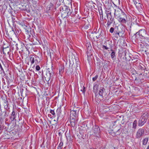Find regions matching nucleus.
<instances>
[{
  "instance_id": "57",
  "label": "nucleus",
  "mask_w": 149,
  "mask_h": 149,
  "mask_svg": "<svg viewBox=\"0 0 149 149\" xmlns=\"http://www.w3.org/2000/svg\"><path fill=\"white\" fill-rule=\"evenodd\" d=\"M63 1L62 2H63V0H61V1H60H60Z\"/></svg>"
},
{
  "instance_id": "55",
  "label": "nucleus",
  "mask_w": 149,
  "mask_h": 149,
  "mask_svg": "<svg viewBox=\"0 0 149 149\" xmlns=\"http://www.w3.org/2000/svg\"><path fill=\"white\" fill-rule=\"evenodd\" d=\"M118 125L120 126H121V125L120 124H118Z\"/></svg>"
},
{
  "instance_id": "43",
  "label": "nucleus",
  "mask_w": 149,
  "mask_h": 149,
  "mask_svg": "<svg viewBox=\"0 0 149 149\" xmlns=\"http://www.w3.org/2000/svg\"><path fill=\"white\" fill-rule=\"evenodd\" d=\"M50 113L53 115H54L55 114V113L54 110H51Z\"/></svg>"
},
{
  "instance_id": "26",
  "label": "nucleus",
  "mask_w": 149,
  "mask_h": 149,
  "mask_svg": "<svg viewBox=\"0 0 149 149\" xmlns=\"http://www.w3.org/2000/svg\"><path fill=\"white\" fill-rule=\"evenodd\" d=\"M112 124H113L112 127L113 128H115L116 127H117L118 125L116 124V121H113L112 122Z\"/></svg>"
},
{
  "instance_id": "42",
  "label": "nucleus",
  "mask_w": 149,
  "mask_h": 149,
  "mask_svg": "<svg viewBox=\"0 0 149 149\" xmlns=\"http://www.w3.org/2000/svg\"><path fill=\"white\" fill-rule=\"evenodd\" d=\"M8 102L6 100V102H4V104H5L6 105L4 106V108H6L8 107L7 106V104H8Z\"/></svg>"
},
{
  "instance_id": "28",
  "label": "nucleus",
  "mask_w": 149,
  "mask_h": 149,
  "mask_svg": "<svg viewBox=\"0 0 149 149\" xmlns=\"http://www.w3.org/2000/svg\"><path fill=\"white\" fill-rule=\"evenodd\" d=\"M143 66H144V65L142 64L139 65L138 68L139 70H144L145 68L143 67Z\"/></svg>"
},
{
  "instance_id": "52",
  "label": "nucleus",
  "mask_w": 149,
  "mask_h": 149,
  "mask_svg": "<svg viewBox=\"0 0 149 149\" xmlns=\"http://www.w3.org/2000/svg\"><path fill=\"white\" fill-rule=\"evenodd\" d=\"M96 102H97L98 103H99L100 102V101L99 100H97Z\"/></svg>"
},
{
  "instance_id": "61",
  "label": "nucleus",
  "mask_w": 149,
  "mask_h": 149,
  "mask_svg": "<svg viewBox=\"0 0 149 149\" xmlns=\"http://www.w3.org/2000/svg\"><path fill=\"white\" fill-rule=\"evenodd\" d=\"M13 18L12 17V20H13Z\"/></svg>"
},
{
  "instance_id": "14",
  "label": "nucleus",
  "mask_w": 149,
  "mask_h": 149,
  "mask_svg": "<svg viewBox=\"0 0 149 149\" xmlns=\"http://www.w3.org/2000/svg\"><path fill=\"white\" fill-rule=\"evenodd\" d=\"M10 50V48L8 46L5 47H3L2 49V51L3 52V54H6V53L8 54Z\"/></svg>"
},
{
  "instance_id": "5",
  "label": "nucleus",
  "mask_w": 149,
  "mask_h": 149,
  "mask_svg": "<svg viewBox=\"0 0 149 149\" xmlns=\"http://www.w3.org/2000/svg\"><path fill=\"white\" fill-rule=\"evenodd\" d=\"M116 18L121 23H125L127 22L126 15L123 12Z\"/></svg>"
},
{
  "instance_id": "56",
  "label": "nucleus",
  "mask_w": 149,
  "mask_h": 149,
  "mask_svg": "<svg viewBox=\"0 0 149 149\" xmlns=\"http://www.w3.org/2000/svg\"><path fill=\"white\" fill-rule=\"evenodd\" d=\"M49 122L50 123V124H51V121H50V120H49Z\"/></svg>"
},
{
  "instance_id": "37",
  "label": "nucleus",
  "mask_w": 149,
  "mask_h": 149,
  "mask_svg": "<svg viewBox=\"0 0 149 149\" xmlns=\"http://www.w3.org/2000/svg\"><path fill=\"white\" fill-rule=\"evenodd\" d=\"M76 69H77V70H79L80 69V66L78 64V62H76Z\"/></svg>"
},
{
  "instance_id": "7",
  "label": "nucleus",
  "mask_w": 149,
  "mask_h": 149,
  "mask_svg": "<svg viewBox=\"0 0 149 149\" xmlns=\"http://www.w3.org/2000/svg\"><path fill=\"white\" fill-rule=\"evenodd\" d=\"M92 131L94 133V134L97 138L100 137V129L98 126L95 125L92 128Z\"/></svg>"
},
{
  "instance_id": "27",
  "label": "nucleus",
  "mask_w": 149,
  "mask_h": 149,
  "mask_svg": "<svg viewBox=\"0 0 149 149\" xmlns=\"http://www.w3.org/2000/svg\"><path fill=\"white\" fill-rule=\"evenodd\" d=\"M98 85L97 84H95L93 88V90L95 92H97V88Z\"/></svg>"
},
{
  "instance_id": "11",
  "label": "nucleus",
  "mask_w": 149,
  "mask_h": 149,
  "mask_svg": "<svg viewBox=\"0 0 149 149\" xmlns=\"http://www.w3.org/2000/svg\"><path fill=\"white\" fill-rule=\"evenodd\" d=\"M105 89L103 87H100L99 92V95L101 97L102 99L104 98L103 95H105L107 94L106 93Z\"/></svg>"
},
{
  "instance_id": "15",
  "label": "nucleus",
  "mask_w": 149,
  "mask_h": 149,
  "mask_svg": "<svg viewBox=\"0 0 149 149\" xmlns=\"http://www.w3.org/2000/svg\"><path fill=\"white\" fill-rule=\"evenodd\" d=\"M77 110H73L70 111V118H75L77 116Z\"/></svg>"
},
{
  "instance_id": "10",
  "label": "nucleus",
  "mask_w": 149,
  "mask_h": 149,
  "mask_svg": "<svg viewBox=\"0 0 149 149\" xmlns=\"http://www.w3.org/2000/svg\"><path fill=\"white\" fill-rule=\"evenodd\" d=\"M144 130L143 129L140 128L136 132V137L137 138H139L144 134Z\"/></svg>"
},
{
  "instance_id": "31",
  "label": "nucleus",
  "mask_w": 149,
  "mask_h": 149,
  "mask_svg": "<svg viewBox=\"0 0 149 149\" xmlns=\"http://www.w3.org/2000/svg\"><path fill=\"white\" fill-rule=\"evenodd\" d=\"M32 3L33 4H38L39 3V0H32Z\"/></svg>"
},
{
  "instance_id": "41",
  "label": "nucleus",
  "mask_w": 149,
  "mask_h": 149,
  "mask_svg": "<svg viewBox=\"0 0 149 149\" xmlns=\"http://www.w3.org/2000/svg\"><path fill=\"white\" fill-rule=\"evenodd\" d=\"M61 107H58L56 111V112L58 113H59L60 112H61Z\"/></svg>"
},
{
  "instance_id": "20",
  "label": "nucleus",
  "mask_w": 149,
  "mask_h": 149,
  "mask_svg": "<svg viewBox=\"0 0 149 149\" xmlns=\"http://www.w3.org/2000/svg\"><path fill=\"white\" fill-rule=\"evenodd\" d=\"M12 30L10 31L9 32L10 34L8 33V36H16L15 31L13 28H12Z\"/></svg>"
},
{
  "instance_id": "40",
  "label": "nucleus",
  "mask_w": 149,
  "mask_h": 149,
  "mask_svg": "<svg viewBox=\"0 0 149 149\" xmlns=\"http://www.w3.org/2000/svg\"><path fill=\"white\" fill-rule=\"evenodd\" d=\"M40 67L38 65H37L36 67V70L39 71L40 69Z\"/></svg>"
},
{
  "instance_id": "3",
  "label": "nucleus",
  "mask_w": 149,
  "mask_h": 149,
  "mask_svg": "<svg viewBox=\"0 0 149 149\" xmlns=\"http://www.w3.org/2000/svg\"><path fill=\"white\" fill-rule=\"evenodd\" d=\"M139 35L140 38H143L146 39L148 38L147 37V35L146 34V31L144 29H141L138 32L135 33L134 36H135V37H137V36Z\"/></svg>"
},
{
  "instance_id": "63",
  "label": "nucleus",
  "mask_w": 149,
  "mask_h": 149,
  "mask_svg": "<svg viewBox=\"0 0 149 149\" xmlns=\"http://www.w3.org/2000/svg\"><path fill=\"white\" fill-rule=\"evenodd\" d=\"M146 71L147 72L148 71L147 70H146Z\"/></svg>"
},
{
  "instance_id": "34",
  "label": "nucleus",
  "mask_w": 149,
  "mask_h": 149,
  "mask_svg": "<svg viewBox=\"0 0 149 149\" xmlns=\"http://www.w3.org/2000/svg\"><path fill=\"white\" fill-rule=\"evenodd\" d=\"M114 33H115V36L117 38L118 37V36H120L119 35V33L117 32L116 31H114Z\"/></svg>"
},
{
  "instance_id": "4",
  "label": "nucleus",
  "mask_w": 149,
  "mask_h": 149,
  "mask_svg": "<svg viewBox=\"0 0 149 149\" xmlns=\"http://www.w3.org/2000/svg\"><path fill=\"white\" fill-rule=\"evenodd\" d=\"M148 115L147 113L142 115L140 118L139 120L138 125L139 126H141L143 125L146 122L148 118Z\"/></svg>"
},
{
  "instance_id": "17",
  "label": "nucleus",
  "mask_w": 149,
  "mask_h": 149,
  "mask_svg": "<svg viewBox=\"0 0 149 149\" xmlns=\"http://www.w3.org/2000/svg\"><path fill=\"white\" fill-rule=\"evenodd\" d=\"M117 130L116 132H110V133L111 135L113 136L119 135L121 133V131L118 128L117 129Z\"/></svg>"
},
{
  "instance_id": "19",
  "label": "nucleus",
  "mask_w": 149,
  "mask_h": 149,
  "mask_svg": "<svg viewBox=\"0 0 149 149\" xmlns=\"http://www.w3.org/2000/svg\"><path fill=\"white\" fill-rule=\"evenodd\" d=\"M75 118H70V122L71 126L72 127H74L75 125Z\"/></svg>"
},
{
  "instance_id": "6",
  "label": "nucleus",
  "mask_w": 149,
  "mask_h": 149,
  "mask_svg": "<svg viewBox=\"0 0 149 149\" xmlns=\"http://www.w3.org/2000/svg\"><path fill=\"white\" fill-rule=\"evenodd\" d=\"M30 61H31V64H33L35 63L37 65L38 63L40 62V58L38 56L36 55H31L29 56Z\"/></svg>"
},
{
  "instance_id": "48",
  "label": "nucleus",
  "mask_w": 149,
  "mask_h": 149,
  "mask_svg": "<svg viewBox=\"0 0 149 149\" xmlns=\"http://www.w3.org/2000/svg\"><path fill=\"white\" fill-rule=\"evenodd\" d=\"M127 53V52H126V51H125V58H127V55H126V53Z\"/></svg>"
},
{
  "instance_id": "35",
  "label": "nucleus",
  "mask_w": 149,
  "mask_h": 149,
  "mask_svg": "<svg viewBox=\"0 0 149 149\" xmlns=\"http://www.w3.org/2000/svg\"><path fill=\"white\" fill-rule=\"evenodd\" d=\"M98 75H96L95 76V77H93L92 78L93 81H95L98 78Z\"/></svg>"
},
{
  "instance_id": "54",
  "label": "nucleus",
  "mask_w": 149,
  "mask_h": 149,
  "mask_svg": "<svg viewBox=\"0 0 149 149\" xmlns=\"http://www.w3.org/2000/svg\"><path fill=\"white\" fill-rule=\"evenodd\" d=\"M6 33L7 34V33H8V31H6Z\"/></svg>"
},
{
  "instance_id": "62",
  "label": "nucleus",
  "mask_w": 149,
  "mask_h": 149,
  "mask_svg": "<svg viewBox=\"0 0 149 149\" xmlns=\"http://www.w3.org/2000/svg\"><path fill=\"white\" fill-rule=\"evenodd\" d=\"M96 37H97V38H99L98 37H97V36H96Z\"/></svg>"
},
{
  "instance_id": "30",
  "label": "nucleus",
  "mask_w": 149,
  "mask_h": 149,
  "mask_svg": "<svg viewBox=\"0 0 149 149\" xmlns=\"http://www.w3.org/2000/svg\"><path fill=\"white\" fill-rule=\"evenodd\" d=\"M81 91L82 92V93L84 94L85 93V92L86 91V88L84 86H83V87H81Z\"/></svg>"
},
{
  "instance_id": "36",
  "label": "nucleus",
  "mask_w": 149,
  "mask_h": 149,
  "mask_svg": "<svg viewBox=\"0 0 149 149\" xmlns=\"http://www.w3.org/2000/svg\"><path fill=\"white\" fill-rule=\"evenodd\" d=\"M63 143L62 142H61L60 143V144L58 147V149H61V147L63 146Z\"/></svg>"
},
{
  "instance_id": "53",
  "label": "nucleus",
  "mask_w": 149,
  "mask_h": 149,
  "mask_svg": "<svg viewBox=\"0 0 149 149\" xmlns=\"http://www.w3.org/2000/svg\"><path fill=\"white\" fill-rule=\"evenodd\" d=\"M146 149H149V145L148 146Z\"/></svg>"
},
{
  "instance_id": "8",
  "label": "nucleus",
  "mask_w": 149,
  "mask_h": 149,
  "mask_svg": "<svg viewBox=\"0 0 149 149\" xmlns=\"http://www.w3.org/2000/svg\"><path fill=\"white\" fill-rule=\"evenodd\" d=\"M107 16L108 19L107 24V26H109L112 23L114 18L112 17L111 12L107 13Z\"/></svg>"
},
{
  "instance_id": "46",
  "label": "nucleus",
  "mask_w": 149,
  "mask_h": 149,
  "mask_svg": "<svg viewBox=\"0 0 149 149\" xmlns=\"http://www.w3.org/2000/svg\"><path fill=\"white\" fill-rule=\"evenodd\" d=\"M103 47L105 49H108V48L105 45H103Z\"/></svg>"
},
{
  "instance_id": "44",
  "label": "nucleus",
  "mask_w": 149,
  "mask_h": 149,
  "mask_svg": "<svg viewBox=\"0 0 149 149\" xmlns=\"http://www.w3.org/2000/svg\"><path fill=\"white\" fill-rule=\"evenodd\" d=\"M129 56L132 60L133 59H137V57H132L130 56Z\"/></svg>"
},
{
  "instance_id": "64",
  "label": "nucleus",
  "mask_w": 149,
  "mask_h": 149,
  "mask_svg": "<svg viewBox=\"0 0 149 149\" xmlns=\"http://www.w3.org/2000/svg\"><path fill=\"white\" fill-rule=\"evenodd\" d=\"M148 31H149V30H148Z\"/></svg>"
},
{
  "instance_id": "47",
  "label": "nucleus",
  "mask_w": 149,
  "mask_h": 149,
  "mask_svg": "<svg viewBox=\"0 0 149 149\" xmlns=\"http://www.w3.org/2000/svg\"><path fill=\"white\" fill-rule=\"evenodd\" d=\"M133 1L134 2V3L135 5H136L137 3H138L137 1L135 0H133Z\"/></svg>"
},
{
  "instance_id": "29",
  "label": "nucleus",
  "mask_w": 149,
  "mask_h": 149,
  "mask_svg": "<svg viewBox=\"0 0 149 149\" xmlns=\"http://www.w3.org/2000/svg\"><path fill=\"white\" fill-rule=\"evenodd\" d=\"M31 47V45L30 44H26V45H25V47L27 50H28Z\"/></svg>"
},
{
  "instance_id": "2",
  "label": "nucleus",
  "mask_w": 149,
  "mask_h": 149,
  "mask_svg": "<svg viewBox=\"0 0 149 149\" xmlns=\"http://www.w3.org/2000/svg\"><path fill=\"white\" fill-rule=\"evenodd\" d=\"M54 73V71L52 69L48 68L45 76L46 81L48 82L50 81V82H51L53 79Z\"/></svg>"
},
{
  "instance_id": "58",
  "label": "nucleus",
  "mask_w": 149,
  "mask_h": 149,
  "mask_svg": "<svg viewBox=\"0 0 149 149\" xmlns=\"http://www.w3.org/2000/svg\"><path fill=\"white\" fill-rule=\"evenodd\" d=\"M26 1H30V0H26Z\"/></svg>"
},
{
  "instance_id": "16",
  "label": "nucleus",
  "mask_w": 149,
  "mask_h": 149,
  "mask_svg": "<svg viewBox=\"0 0 149 149\" xmlns=\"http://www.w3.org/2000/svg\"><path fill=\"white\" fill-rule=\"evenodd\" d=\"M17 112L13 110L12 112L11 116L10 117V118L11 121H13L16 117L17 114Z\"/></svg>"
},
{
  "instance_id": "24",
  "label": "nucleus",
  "mask_w": 149,
  "mask_h": 149,
  "mask_svg": "<svg viewBox=\"0 0 149 149\" xmlns=\"http://www.w3.org/2000/svg\"><path fill=\"white\" fill-rule=\"evenodd\" d=\"M64 68L63 66H61L60 68L59 69V72L60 74L61 75L62 74Z\"/></svg>"
},
{
  "instance_id": "25",
  "label": "nucleus",
  "mask_w": 149,
  "mask_h": 149,
  "mask_svg": "<svg viewBox=\"0 0 149 149\" xmlns=\"http://www.w3.org/2000/svg\"><path fill=\"white\" fill-rule=\"evenodd\" d=\"M148 139L147 138H146L144 139L143 141V144L144 145H146L147 144L148 141Z\"/></svg>"
},
{
  "instance_id": "9",
  "label": "nucleus",
  "mask_w": 149,
  "mask_h": 149,
  "mask_svg": "<svg viewBox=\"0 0 149 149\" xmlns=\"http://www.w3.org/2000/svg\"><path fill=\"white\" fill-rule=\"evenodd\" d=\"M21 10L26 11L27 13H29L30 11V8L29 5L27 4H24L20 7Z\"/></svg>"
},
{
  "instance_id": "32",
  "label": "nucleus",
  "mask_w": 149,
  "mask_h": 149,
  "mask_svg": "<svg viewBox=\"0 0 149 149\" xmlns=\"http://www.w3.org/2000/svg\"><path fill=\"white\" fill-rule=\"evenodd\" d=\"M137 124V121L136 120H135L133 124V127L134 129L136 128Z\"/></svg>"
},
{
  "instance_id": "38",
  "label": "nucleus",
  "mask_w": 149,
  "mask_h": 149,
  "mask_svg": "<svg viewBox=\"0 0 149 149\" xmlns=\"http://www.w3.org/2000/svg\"><path fill=\"white\" fill-rule=\"evenodd\" d=\"M109 31L111 33H113V32H114V31H114V28L113 27H111Z\"/></svg>"
},
{
  "instance_id": "18",
  "label": "nucleus",
  "mask_w": 149,
  "mask_h": 149,
  "mask_svg": "<svg viewBox=\"0 0 149 149\" xmlns=\"http://www.w3.org/2000/svg\"><path fill=\"white\" fill-rule=\"evenodd\" d=\"M8 116V114L7 113L6 110H5L0 115V118L1 117V118H5Z\"/></svg>"
},
{
  "instance_id": "21",
  "label": "nucleus",
  "mask_w": 149,
  "mask_h": 149,
  "mask_svg": "<svg viewBox=\"0 0 149 149\" xmlns=\"http://www.w3.org/2000/svg\"><path fill=\"white\" fill-rule=\"evenodd\" d=\"M140 45L142 48H149V45L146 44H144L141 42V43L140 44Z\"/></svg>"
},
{
  "instance_id": "39",
  "label": "nucleus",
  "mask_w": 149,
  "mask_h": 149,
  "mask_svg": "<svg viewBox=\"0 0 149 149\" xmlns=\"http://www.w3.org/2000/svg\"><path fill=\"white\" fill-rule=\"evenodd\" d=\"M146 71H145L144 72V73L143 75V76H144L143 77L145 78H147L148 77L149 75L148 74H147V73H146V74L145 75V72Z\"/></svg>"
},
{
  "instance_id": "59",
  "label": "nucleus",
  "mask_w": 149,
  "mask_h": 149,
  "mask_svg": "<svg viewBox=\"0 0 149 149\" xmlns=\"http://www.w3.org/2000/svg\"><path fill=\"white\" fill-rule=\"evenodd\" d=\"M145 52H146L147 51L146 50H145Z\"/></svg>"
},
{
  "instance_id": "49",
  "label": "nucleus",
  "mask_w": 149,
  "mask_h": 149,
  "mask_svg": "<svg viewBox=\"0 0 149 149\" xmlns=\"http://www.w3.org/2000/svg\"><path fill=\"white\" fill-rule=\"evenodd\" d=\"M103 35V33L102 31H100V36H102Z\"/></svg>"
},
{
  "instance_id": "45",
  "label": "nucleus",
  "mask_w": 149,
  "mask_h": 149,
  "mask_svg": "<svg viewBox=\"0 0 149 149\" xmlns=\"http://www.w3.org/2000/svg\"><path fill=\"white\" fill-rule=\"evenodd\" d=\"M42 124H43V125L45 126V125H46V126L47 127V125H46V120H44V121L42 122Z\"/></svg>"
},
{
  "instance_id": "12",
  "label": "nucleus",
  "mask_w": 149,
  "mask_h": 149,
  "mask_svg": "<svg viewBox=\"0 0 149 149\" xmlns=\"http://www.w3.org/2000/svg\"><path fill=\"white\" fill-rule=\"evenodd\" d=\"M123 12L122 10L121 9L118 8L115 10V13L114 14V16L116 17L118 16H119V15L121 14Z\"/></svg>"
},
{
  "instance_id": "33",
  "label": "nucleus",
  "mask_w": 149,
  "mask_h": 149,
  "mask_svg": "<svg viewBox=\"0 0 149 149\" xmlns=\"http://www.w3.org/2000/svg\"><path fill=\"white\" fill-rule=\"evenodd\" d=\"M99 11L100 17H101V16L102 15V19H103V13L102 9L101 8L100 10H99Z\"/></svg>"
},
{
  "instance_id": "13",
  "label": "nucleus",
  "mask_w": 149,
  "mask_h": 149,
  "mask_svg": "<svg viewBox=\"0 0 149 149\" xmlns=\"http://www.w3.org/2000/svg\"><path fill=\"white\" fill-rule=\"evenodd\" d=\"M73 68V67L71 68H70V70L69 71L70 72V73L71 75L72 74L75 75V76H77L78 75V72H79V70H77V69L76 68L74 72L72 74L73 72V68Z\"/></svg>"
},
{
  "instance_id": "1",
  "label": "nucleus",
  "mask_w": 149,
  "mask_h": 149,
  "mask_svg": "<svg viewBox=\"0 0 149 149\" xmlns=\"http://www.w3.org/2000/svg\"><path fill=\"white\" fill-rule=\"evenodd\" d=\"M60 10L63 18L67 17L71 14L72 10H71L69 7L65 5L61 6Z\"/></svg>"
},
{
  "instance_id": "60",
  "label": "nucleus",
  "mask_w": 149,
  "mask_h": 149,
  "mask_svg": "<svg viewBox=\"0 0 149 149\" xmlns=\"http://www.w3.org/2000/svg\"><path fill=\"white\" fill-rule=\"evenodd\" d=\"M91 149H92L91 148ZM93 149H96V148H95V149L93 148Z\"/></svg>"
},
{
  "instance_id": "51",
  "label": "nucleus",
  "mask_w": 149,
  "mask_h": 149,
  "mask_svg": "<svg viewBox=\"0 0 149 149\" xmlns=\"http://www.w3.org/2000/svg\"><path fill=\"white\" fill-rule=\"evenodd\" d=\"M138 72V73H137V74H139V76H140V75H141V74H142V73H143L142 72L141 73V72L139 73V72Z\"/></svg>"
},
{
  "instance_id": "23",
  "label": "nucleus",
  "mask_w": 149,
  "mask_h": 149,
  "mask_svg": "<svg viewBox=\"0 0 149 149\" xmlns=\"http://www.w3.org/2000/svg\"><path fill=\"white\" fill-rule=\"evenodd\" d=\"M111 51H112L111 53V58L113 60H115L116 59V57H115V52H114L112 49L111 50Z\"/></svg>"
},
{
  "instance_id": "22",
  "label": "nucleus",
  "mask_w": 149,
  "mask_h": 149,
  "mask_svg": "<svg viewBox=\"0 0 149 149\" xmlns=\"http://www.w3.org/2000/svg\"><path fill=\"white\" fill-rule=\"evenodd\" d=\"M54 5L53 4L50 3L49 4L48 6L47 7V9L48 10H51V8H52L53 7Z\"/></svg>"
},
{
  "instance_id": "50",
  "label": "nucleus",
  "mask_w": 149,
  "mask_h": 149,
  "mask_svg": "<svg viewBox=\"0 0 149 149\" xmlns=\"http://www.w3.org/2000/svg\"><path fill=\"white\" fill-rule=\"evenodd\" d=\"M54 121L55 122V123H54L55 124H52V125H55L56 124V123H57V122H56V120H54Z\"/></svg>"
}]
</instances>
